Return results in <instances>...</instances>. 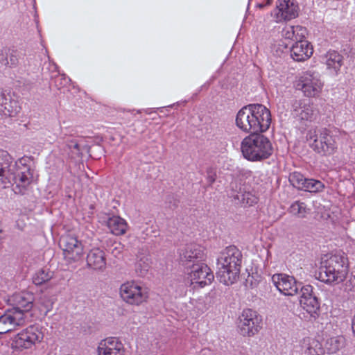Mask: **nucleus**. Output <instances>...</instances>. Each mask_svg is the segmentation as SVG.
I'll return each mask as SVG.
<instances>
[{
  "instance_id": "nucleus-29",
  "label": "nucleus",
  "mask_w": 355,
  "mask_h": 355,
  "mask_svg": "<svg viewBox=\"0 0 355 355\" xmlns=\"http://www.w3.org/2000/svg\"><path fill=\"white\" fill-rule=\"evenodd\" d=\"M345 341V338L341 336L330 338L326 340L324 349L329 354L336 353L344 346Z\"/></svg>"
},
{
  "instance_id": "nucleus-17",
  "label": "nucleus",
  "mask_w": 355,
  "mask_h": 355,
  "mask_svg": "<svg viewBox=\"0 0 355 355\" xmlns=\"http://www.w3.org/2000/svg\"><path fill=\"white\" fill-rule=\"evenodd\" d=\"M97 351L98 355H124L125 348L119 338L110 337L100 342Z\"/></svg>"
},
{
  "instance_id": "nucleus-34",
  "label": "nucleus",
  "mask_w": 355,
  "mask_h": 355,
  "mask_svg": "<svg viewBox=\"0 0 355 355\" xmlns=\"http://www.w3.org/2000/svg\"><path fill=\"white\" fill-rule=\"evenodd\" d=\"M180 202V198L176 193H168L165 196L164 203L167 209L174 210L178 207Z\"/></svg>"
},
{
  "instance_id": "nucleus-9",
  "label": "nucleus",
  "mask_w": 355,
  "mask_h": 355,
  "mask_svg": "<svg viewBox=\"0 0 355 355\" xmlns=\"http://www.w3.org/2000/svg\"><path fill=\"white\" fill-rule=\"evenodd\" d=\"M272 281L278 291L285 295H295L301 291L303 286L294 277L284 273L273 275Z\"/></svg>"
},
{
  "instance_id": "nucleus-15",
  "label": "nucleus",
  "mask_w": 355,
  "mask_h": 355,
  "mask_svg": "<svg viewBox=\"0 0 355 355\" xmlns=\"http://www.w3.org/2000/svg\"><path fill=\"white\" fill-rule=\"evenodd\" d=\"M298 89H300L305 96L313 97L317 95L321 89V82L318 75L311 71H306L301 77L297 84Z\"/></svg>"
},
{
  "instance_id": "nucleus-19",
  "label": "nucleus",
  "mask_w": 355,
  "mask_h": 355,
  "mask_svg": "<svg viewBox=\"0 0 355 355\" xmlns=\"http://www.w3.org/2000/svg\"><path fill=\"white\" fill-rule=\"evenodd\" d=\"M293 107V116L302 121H312L317 118L318 114V110L313 104H302L300 102H295Z\"/></svg>"
},
{
  "instance_id": "nucleus-26",
  "label": "nucleus",
  "mask_w": 355,
  "mask_h": 355,
  "mask_svg": "<svg viewBox=\"0 0 355 355\" xmlns=\"http://www.w3.org/2000/svg\"><path fill=\"white\" fill-rule=\"evenodd\" d=\"M326 64L337 74L343 64V57L336 51H329L326 55Z\"/></svg>"
},
{
  "instance_id": "nucleus-27",
  "label": "nucleus",
  "mask_w": 355,
  "mask_h": 355,
  "mask_svg": "<svg viewBox=\"0 0 355 355\" xmlns=\"http://www.w3.org/2000/svg\"><path fill=\"white\" fill-rule=\"evenodd\" d=\"M107 227L113 234L119 236L125 233L127 223L122 218L113 216L108 219Z\"/></svg>"
},
{
  "instance_id": "nucleus-10",
  "label": "nucleus",
  "mask_w": 355,
  "mask_h": 355,
  "mask_svg": "<svg viewBox=\"0 0 355 355\" xmlns=\"http://www.w3.org/2000/svg\"><path fill=\"white\" fill-rule=\"evenodd\" d=\"M300 302L301 306L311 316L315 318L318 315L320 307V302L313 291V288L311 285H305L301 288Z\"/></svg>"
},
{
  "instance_id": "nucleus-35",
  "label": "nucleus",
  "mask_w": 355,
  "mask_h": 355,
  "mask_svg": "<svg viewBox=\"0 0 355 355\" xmlns=\"http://www.w3.org/2000/svg\"><path fill=\"white\" fill-rule=\"evenodd\" d=\"M304 180H306V178L301 173L297 171L291 173L288 178L291 184L299 190L302 189L304 184Z\"/></svg>"
},
{
  "instance_id": "nucleus-36",
  "label": "nucleus",
  "mask_w": 355,
  "mask_h": 355,
  "mask_svg": "<svg viewBox=\"0 0 355 355\" xmlns=\"http://www.w3.org/2000/svg\"><path fill=\"white\" fill-rule=\"evenodd\" d=\"M148 260V258L143 257L136 263L135 271L138 276L144 277L147 274L150 267Z\"/></svg>"
},
{
  "instance_id": "nucleus-8",
  "label": "nucleus",
  "mask_w": 355,
  "mask_h": 355,
  "mask_svg": "<svg viewBox=\"0 0 355 355\" xmlns=\"http://www.w3.org/2000/svg\"><path fill=\"white\" fill-rule=\"evenodd\" d=\"M120 295L124 302L131 305H139L148 297L147 288L134 281L121 286Z\"/></svg>"
},
{
  "instance_id": "nucleus-25",
  "label": "nucleus",
  "mask_w": 355,
  "mask_h": 355,
  "mask_svg": "<svg viewBox=\"0 0 355 355\" xmlns=\"http://www.w3.org/2000/svg\"><path fill=\"white\" fill-rule=\"evenodd\" d=\"M302 348L304 355H323L324 349L317 340L306 338L303 340Z\"/></svg>"
},
{
  "instance_id": "nucleus-16",
  "label": "nucleus",
  "mask_w": 355,
  "mask_h": 355,
  "mask_svg": "<svg viewBox=\"0 0 355 355\" xmlns=\"http://www.w3.org/2000/svg\"><path fill=\"white\" fill-rule=\"evenodd\" d=\"M277 8L279 20L289 21L298 17L300 8L296 0H278Z\"/></svg>"
},
{
  "instance_id": "nucleus-40",
  "label": "nucleus",
  "mask_w": 355,
  "mask_h": 355,
  "mask_svg": "<svg viewBox=\"0 0 355 355\" xmlns=\"http://www.w3.org/2000/svg\"><path fill=\"white\" fill-rule=\"evenodd\" d=\"M207 182L209 184V186H211L216 179V173L214 171V170L212 168H208L207 169Z\"/></svg>"
},
{
  "instance_id": "nucleus-7",
  "label": "nucleus",
  "mask_w": 355,
  "mask_h": 355,
  "mask_svg": "<svg viewBox=\"0 0 355 355\" xmlns=\"http://www.w3.org/2000/svg\"><path fill=\"white\" fill-rule=\"evenodd\" d=\"M261 317L257 311L248 309L239 316V331L243 336H252L261 328Z\"/></svg>"
},
{
  "instance_id": "nucleus-3",
  "label": "nucleus",
  "mask_w": 355,
  "mask_h": 355,
  "mask_svg": "<svg viewBox=\"0 0 355 355\" xmlns=\"http://www.w3.org/2000/svg\"><path fill=\"white\" fill-rule=\"evenodd\" d=\"M243 255L235 246L230 245L217 259L216 278L226 286L232 285L239 278Z\"/></svg>"
},
{
  "instance_id": "nucleus-20",
  "label": "nucleus",
  "mask_w": 355,
  "mask_h": 355,
  "mask_svg": "<svg viewBox=\"0 0 355 355\" xmlns=\"http://www.w3.org/2000/svg\"><path fill=\"white\" fill-rule=\"evenodd\" d=\"M313 47L308 41H297L291 47V56L297 62H302L313 54Z\"/></svg>"
},
{
  "instance_id": "nucleus-30",
  "label": "nucleus",
  "mask_w": 355,
  "mask_h": 355,
  "mask_svg": "<svg viewBox=\"0 0 355 355\" xmlns=\"http://www.w3.org/2000/svg\"><path fill=\"white\" fill-rule=\"evenodd\" d=\"M53 277V272L49 269L42 268L37 270L32 277L33 283L36 286H41Z\"/></svg>"
},
{
  "instance_id": "nucleus-12",
  "label": "nucleus",
  "mask_w": 355,
  "mask_h": 355,
  "mask_svg": "<svg viewBox=\"0 0 355 355\" xmlns=\"http://www.w3.org/2000/svg\"><path fill=\"white\" fill-rule=\"evenodd\" d=\"M189 268L191 271L189 274L192 284H196L202 288L210 284L214 279L211 269L202 261L193 263Z\"/></svg>"
},
{
  "instance_id": "nucleus-42",
  "label": "nucleus",
  "mask_w": 355,
  "mask_h": 355,
  "mask_svg": "<svg viewBox=\"0 0 355 355\" xmlns=\"http://www.w3.org/2000/svg\"><path fill=\"white\" fill-rule=\"evenodd\" d=\"M305 33H306V28H304V31H295V42L297 41H305L304 40H302L305 37Z\"/></svg>"
},
{
  "instance_id": "nucleus-14",
  "label": "nucleus",
  "mask_w": 355,
  "mask_h": 355,
  "mask_svg": "<svg viewBox=\"0 0 355 355\" xmlns=\"http://www.w3.org/2000/svg\"><path fill=\"white\" fill-rule=\"evenodd\" d=\"M180 259L182 264L187 267H190L191 263H196L204 261V250L196 243L186 245L180 251Z\"/></svg>"
},
{
  "instance_id": "nucleus-6",
  "label": "nucleus",
  "mask_w": 355,
  "mask_h": 355,
  "mask_svg": "<svg viewBox=\"0 0 355 355\" xmlns=\"http://www.w3.org/2000/svg\"><path fill=\"white\" fill-rule=\"evenodd\" d=\"M306 139L311 148L322 156L331 155L336 151V137L327 128L309 130L306 134Z\"/></svg>"
},
{
  "instance_id": "nucleus-28",
  "label": "nucleus",
  "mask_w": 355,
  "mask_h": 355,
  "mask_svg": "<svg viewBox=\"0 0 355 355\" xmlns=\"http://www.w3.org/2000/svg\"><path fill=\"white\" fill-rule=\"evenodd\" d=\"M230 187L232 188V192L230 193V196L232 198H233L234 200H239L242 204H247L249 205H252L253 203L255 202V199H252V196L248 193H243L242 192H239L237 191V184L232 182L230 184Z\"/></svg>"
},
{
  "instance_id": "nucleus-22",
  "label": "nucleus",
  "mask_w": 355,
  "mask_h": 355,
  "mask_svg": "<svg viewBox=\"0 0 355 355\" xmlns=\"http://www.w3.org/2000/svg\"><path fill=\"white\" fill-rule=\"evenodd\" d=\"M13 300L15 304L14 312H19L24 315V313L28 312L33 306L34 296L31 293H22L13 296Z\"/></svg>"
},
{
  "instance_id": "nucleus-21",
  "label": "nucleus",
  "mask_w": 355,
  "mask_h": 355,
  "mask_svg": "<svg viewBox=\"0 0 355 355\" xmlns=\"http://www.w3.org/2000/svg\"><path fill=\"white\" fill-rule=\"evenodd\" d=\"M87 266L95 270H103L106 267L105 252L99 248L92 249L87 256Z\"/></svg>"
},
{
  "instance_id": "nucleus-46",
  "label": "nucleus",
  "mask_w": 355,
  "mask_h": 355,
  "mask_svg": "<svg viewBox=\"0 0 355 355\" xmlns=\"http://www.w3.org/2000/svg\"><path fill=\"white\" fill-rule=\"evenodd\" d=\"M271 2H272V0H268V1H267V4H268V5H270V4L271 3Z\"/></svg>"
},
{
  "instance_id": "nucleus-5",
  "label": "nucleus",
  "mask_w": 355,
  "mask_h": 355,
  "mask_svg": "<svg viewBox=\"0 0 355 355\" xmlns=\"http://www.w3.org/2000/svg\"><path fill=\"white\" fill-rule=\"evenodd\" d=\"M346 258L340 254H325L322 258L318 279L326 284L344 281L348 272Z\"/></svg>"
},
{
  "instance_id": "nucleus-24",
  "label": "nucleus",
  "mask_w": 355,
  "mask_h": 355,
  "mask_svg": "<svg viewBox=\"0 0 355 355\" xmlns=\"http://www.w3.org/2000/svg\"><path fill=\"white\" fill-rule=\"evenodd\" d=\"M20 53L13 49L4 48L0 50V64L10 68L15 67L19 63Z\"/></svg>"
},
{
  "instance_id": "nucleus-43",
  "label": "nucleus",
  "mask_w": 355,
  "mask_h": 355,
  "mask_svg": "<svg viewBox=\"0 0 355 355\" xmlns=\"http://www.w3.org/2000/svg\"><path fill=\"white\" fill-rule=\"evenodd\" d=\"M238 173L239 175H242L245 178L250 177L252 173L251 171L245 168H239Z\"/></svg>"
},
{
  "instance_id": "nucleus-2",
  "label": "nucleus",
  "mask_w": 355,
  "mask_h": 355,
  "mask_svg": "<svg viewBox=\"0 0 355 355\" xmlns=\"http://www.w3.org/2000/svg\"><path fill=\"white\" fill-rule=\"evenodd\" d=\"M270 111L259 103L243 107L236 116V125L242 131L256 134L266 132L271 124Z\"/></svg>"
},
{
  "instance_id": "nucleus-32",
  "label": "nucleus",
  "mask_w": 355,
  "mask_h": 355,
  "mask_svg": "<svg viewBox=\"0 0 355 355\" xmlns=\"http://www.w3.org/2000/svg\"><path fill=\"white\" fill-rule=\"evenodd\" d=\"M288 211L299 218H304L306 214V207L304 202H294L288 209Z\"/></svg>"
},
{
  "instance_id": "nucleus-33",
  "label": "nucleus",
  "mask_w": 355,
  "mask_h": 355,
  "mask_svg": "<svg viewBox=\"0 0 355 355\" xmlns=\"http://www.w3.org/2000/svg\"><path fill=\"white\" fill-rule=\"evenodd\" d=\"M38 303L41 306V310L44 311L46 315L53 308L54 299L50 295L43 294L40 297Z\"/></svg>"
},
{
  "instance_id": "nucleus-4",
  "label": "nucleus",
  "mask_w": 355,
  "mask_h": 355,
  "mask_svg": "<svg viewBox=\"0 0 355 355\" xmlns=\"http://www.w3.org/2000/svg\"><path fill=\"white\" fill-rule=\"evenodd\" d=\"M245 159L250 162H259L270 157L273 147L269 139L261 134H250L243 139L241 145Z\"/></svg>"
},
{
  "instance_id": "nucleus-45",
  "label": "nucleus",
  "mask_w": 355,
  "mask_h": 355,
  "mask_svg": "<svg viewBox=\"0 0 355 355\" xmlns=\"http://www.w3.org/2000/svg\"><path fill=\"white\" fill-rule=\"evenodd\" d=\"M258 6L261 8L264 7V5L263 3H259Z\"/></svg>"
},
{
  "instance_id": "nucleus-44",
  "label": "nucleus",
  "mask_w": 355,
  "mask_h": 355,
  "mask_svg": "<svg viewBox=\"0 0 355 355\" xmlns=\"http://www.w3.org/2000/svg\"><path fill=\"white\" fill-rule=\"evenodd\" d=\"M352 328L353 334L355 336V317L352 320Z\"/></svg>"
},
{
  "instance_id": "nucleus-23",
  "label": "nucleus",
  "mask_w": 355,
  "mask_h": 355,
  "mask_svg": "<svg viewBox=\"0 0 355 355\" xmlns=\"http://www.w3.org/2000/svg\"><path fill=\"white\" fill-rule=\"evenodd\" d=\"M0 106L3 114L10 117H15L21 110L18 103L11 100L8 96L2 90H0Z\"/></svg>"
},
{
  "instance_id": "nucleus-1",
  "label": "nucleus",
  "mask_w": 355,
  "mask_h": 355,
  "mask_svg": "<svg viewBox=\"0 0 355 355\" xmlns=\"http://www.w3.org/2000/svg\"><path fill=\"white\" fill-rule=\"evenodd\" d=\"M32 157H23L14 162L6 150H0V189L12 186L15 194L24 195L33 178V171L28 164Z\"/></svg>"
},
{
  "instance_id": "nucleus-39",
  "label": "nucleus",
  "mask_w": 355,
  "mask_h": 355,
  "mask_svg": "<svg viewBox=\"0 0 355 355\" xmlns=\"http://www.w3.org/2000/svg\"><path fill=\"white\" fill-rule=\"evenodd\" d=\"M123 245L120 243H114L109 248L110 253L116 258L122 257Z\"/></svg>"
},
{
  "instance_id": "nucleus-41",
  "label": "nucleus",
  "mask_w": 355,
  "mask_h": 355,
  "mask_svg": "<svg viewBox=\"0 0 355 355\" xmlns=\"http://www.w3.org/2000/svg\"><path fill=\"white\" fill-rule=\"evenodd\" d=\"M345 290L347 292H355V275L350 277L345 284Z\"/></svg>"
},
{
  "instance_id": "nucleus-13",
  "label": "nucleus",
  "mask_w": 355,
  "mask_h": 355,
  "mask_svg": "<svg viewBox=\"0 0 355 355\" xmlns=\"http://www.w3.org/2000/svg\"><path fill=\"white\" fill-rule=\"evenodd\" d=\"M60 247L66 257L74 261H78L83 254V246L80 241L71 235L62 236L59 241Z\"/></svg>"
},
{
  "instance_id": "nucleus-11",
  "label": "nucleus",
  "mask_w": 355,
  "mask_h": 355,
  "mask_svg": "<svg viewBox=\"0 0 355 355\" xmlns=\"http://www.w3.org/2000/svg\"><path fill=\"white\" fill-rule=\"evenodd\" d=\"M42 338V332L36 327L31 326L15 336L12 345L17 349H28L35 343H40Z\"/></svg>"
},
{
  "instance_id": "nucleus-31",
  "label": "nucleus",
  "mask_w": 355,
  "mask_h": 355,
  "mask_svg": "<svg viewBox=\"0 0 355 355\" xmlns=\"http://www.w3.org/2000/svg\"><path fill=\"white\" fill-rule=\"evenodd\" d=\"M304 183L302 190L307 192H320L324 188L321 181L312 178H306L304 180Z\"/></svg>"
},
{
  "instance_id": "nucleus-38",
  "label": "nucleus",
  "mask_w": 355,
  "mask_h": 355,
  "mask_svg": "<svg viewBox=\"0 0 355 355\" xmlns=\"http://www.w3.org/2000/svg\"><path fill=\"white\" fill-rule=\"evenodd\" d=\"M304 31V28L301 26H290L288 27L284 33L286 39L291 40L295 42V31Z\"/></svg>"
},
{
  "instance_id": "nucleus-18",
  "label": "nucleus",
  "mask_w": 355,
  "mask_h": 355,
  "mask_svg": "<svg viewBox=\"0 0 355 355\" xmlns=\"http://www.w3.org/2000/svg\"><path fill=\"white\" fill-rule=\"evenodd\" d=\"M24 322V317L19 312L8 311L0 315V334L12 331L17 326Z\"/></svg>"
},
{
  "instance_id": "nucleus-37",
  "label": "nucleus",
  "mask_w": 355,
  "mask_h": 355,
  "mask_svg": "<svg viewBox=\"0 0 355 355\" xmlns=\"http://www.w3.org/2000/svg\"><path fill=\"white\" fill-rule=\"evenodd\" d=\"M63 139L64 140L66 147H67L69 150L76 155L80 154V146L76 139H69L65 137H64Z\"/></svg>"
}]
</instances>
